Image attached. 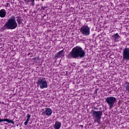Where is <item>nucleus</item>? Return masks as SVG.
I'll return each mask as SVG.
<instances>
[{"label": "nucleus", "mask_w": 129, "mask_h": 129, "mask_svg": "<svg viewBox=\"0 0 129 129\" xmlns=\"http://www.w3.org/2000/svg\"><path fill=\"white\" fill-rule=\"evenodd\" d=\"M4 7H5V8H9V7L10 8H11V4H10V3H7L6 4V5L4 6Z\"/></svg>", "instance_id": "nucleus-18"}, {"label": "nucleus", "mask_w": 129, "mask_h": 129, "mask_svg": "<svg viewBox=\"0 0 129 129\" xmlns=\"http://www.w3.org/2000/svg\"><path fill=\"white\" fill-rule=\"evenodd\" d=\"M16 21H17L18 25H21V24L22 23V18L20 16L16 17Z\"/></svg>", "instance_id": "nucleus-15"}, {"label": "nucleus", "mask_w": 129, "mask_h": 129, "mask_svg": "<svg viewBox=\"0 0 129 129\" xmlns=\"http://www.w3.org/2000/svg\"><path fill=\"white\" fill-rule=\"evenodd\" d=\"M27 118H28V119H30V118H31V114H28L27 115Z\"/></svg>", "instance_id": "nucleus-19"}, {"label": "nucleus", "mask_w": 129, "mask_h": 129, "mask_svg": "<svg viewBox=\"0 0 129 129\" xmlns=\"http://www.w3.org/2000/svg\"><path fill=\"white\" fill-rule=\"evenodd\" d=\"M125 91H127V93L129 94V82H126L125 85Z\"/></svg>", "instance_id": "nucleus-14"}, {"label": "nucleus", "mask_w": 129, "mask_h": 129, "mask_svg": "<svg viewBox=\"0 0 129 129\" xmlns=\"http://www.w3.org/2000/svg\"><path fill=\"white\" fill-rule=\"evenodd\" d=\"M42 2H44V1H46V0H41Z\"/></svg>", "instance_id": "nucleus-24"}, {"label": "nucleus", "mask_w": 129, "mask_h": 129, "mask_svg": "<svg viewBox=\"0 0 129 129\" xmlns=\"http://www.w3.org/2000/svg\"><path fill=\"white\" fill-rule=\"evenodd\" d=\"M114 42H119V39H120V36L118 35V33H115L112 35Z\"/></svg>", "instance_id": "nucleus-8"}, {"label": "nucleus", "mask_w": 129, "mask_h": 129, "mask_svg": "<svg viewBox=\"0 0 129 129\" xmlns=\"http://www.w3.org/2000/svg\"><path fill=\"white\" fill-rule=\"evenodd\" d=\"M7 16V11L5 9L0 10V18H5Z\"/></svg>", "instance_id": "nucleus-12"}, {"label": "nucleus", "mask_w": 129, "mask_h": 129, "mask_svg": "<svg viewBox=\"0 0 129 129\" xmlns=\"http://www.w3.org/2000/svg\"><path fill=\"white\" fill-rule=\"evenodd\" d=\"M28 121H25V122H24L25 125H27L28 124Z\"/></svg>", "instance_id": "nucleus-21"}, {"label": "nucleus", "mask_w": 129, "mask_h": 129, "mask_svg": "<svg viewBox=\"0 0 129 129\" xmlns=\"http://www.w3.org/2000/svg\"><path fill=\"white\" fill-rule=\"evenodd\" d=\"M3 121H7L8 123H12V124H15V122L12 120H9L8 118L2 119L0 117V123L3 122Z\"/></svg>", "instance_id": "nucleus-10"}, {"label": "nucleus", "mask_w": 129, "mask_h": 129, "mask_svg": "<svg viewBox=\"0 0 129 129\" xmlns=\"http://www.w3.org/2000/svg\"><path fill=\"white\" fill-rule=\"evenodd\" d=\"M97 91H98V89H96V90L95 91V92H94V94H96V93H97Z\"/></svg>", "instance_id": "nucleus-20"}, {"label": "nucleus", "mask_w": 129, "mask_h": 129, "mask_svg": "<svg viewBox=\"0 0 129 129\" xmlns=\"http://www.w3.org/2000/svg\"><path fill=\"white\" fill-rule=\"evenodd\" d=\"M62 123L60 121H56L54 125V129H60Z\"/></svg>", "instance_id": "nucleus-11"}, {"label": "nucleus", "mask_w": 129, "mask_h": 129, "mask_svg": "<svg viewBox=\"0 0 129 129\" xmlns=\"http://www.w3.org/2000/svg\"><path fill=\"white\" fill-rule=\"evenodd\" d=\"M100 119H101V118L96 119L94 120V122H98V124H100L101 123V121H100Z\"/></svg>", "instance_id": "nucleus-17"}, {"label": "nucleus", "mask_w": 129, "mask_h": 129, "mask_svg": "<svg viewBox=\"0 0 129 129\" xmlns=\"http://www.w3.org/2000/svg\"><path fill=\"white\" fill-rule=\"evenodd\" d=\"M29 120H30V119H29V118H27V119H26V121H27V122H29Z\"/></svg>", "instance_id": "nucleus-23"}, {"label": "nucleus", "mask_w": 129, "mask_h": 129, "mask_svg": "<svg viewBox=\"0 0 129 129\" xmlns=\"http://www.w3.org/2000/svg\"><path fill=\"white\" fill-rule=\"evenodd\" d=\"M18 27V23L16 21V18L13 17L12 18L8 20L7 22L2 27V30H14Z\"/></svg>", "instance_id": "nucleus-2"}, {"label": "nucleus", "mask_w": 129, "mask_h": 129, "mask_svg": "<svg viewBox=\"0 0 129 129\" xmlns=\"http://www.w3.org/2000/svg\"><path fill=\"white\" fill-rule=\"evenodd\" d=\"M24 2L26 4H29L30 2H32V5L34 6L35 5V0H24Z\"/></svg>", "instance_id": "nucleus-16"}, {"label": "nucleus", "mask_w": 129, "mask_h": 129, "mask_svg": "<svg viewBox=\"0 0 129 129\" xmlns=\"http://www.w3.org/2000/svg\"><path fill=\"white\" fill-rule=\"evenodd\" d=\"M64 53V49H62L58 52L55 55V58H61L63 57V53Z\"/></svg>", "instance_id": "nucleus-9"}, {"label": "nucleus", "mask_w": 129, "mask_h": 129, "mask_svg": "<svg viewBox=\"0 0 129 129\" xmlns=\"http://www.w3.org/2000/svg\"><path fill=\"white\" fill-rule=\"evenodd\" d=\"M122 56L123 60L129 61V48H125L124 49H123Z\"/></svg>", "instance_id": "nucleus-7"}, {"label": "nucleus", "mask_w": 129, "mask_h": 129, "mask_svg": "<svg viewBox=\"0 0 129 129\" xmlns=\"http://www.w3.org/2000/svg\"><path fill=\"white\" fill-rule=\"evenodd\" d=\"M85 57V50L79 46H77L74 47L68 55V58H84Z\"/></svg>", "instance_id": "nucleus-1"}, {"label": "nucleus", "mask_w": 129, "mask_h": 129, "mask_svg": "<svg viewBox=\"0 0 129 129\" xmlns=\"http://www.w3.org/2000/svg\"><path fill=\"white\" fill-rule=\"evenodd\" d=\"M80 127H81V129H83V125H80Z\"/></svg>", "instance_id": "nucleus-22"}, {"label": "nucleus", "mask_w": 129, "mask_h": 129, "mask_svg": "<svg viewBox=\"0 0 129 129\" xmlns=\"http://www.w3.org/2000/svg\"><path fill=\"white\" fill-rule=\"evenodd\" d=\"M105 102H107L109 109H111L116 103V98L114 97H108L105 98Z\"/></svg>", "instance_id": "nucleus-4"}, {"label": "nucleus", "mask_w": 129, "mask_h": 129, "mask_svg": "<svg viewBox=\"0 0 129 129\" xmlns=\"http://www.w3.org/2000/svg\"><path fill=\"white\" fill-rule=\"evenodd\" d=\"M83 36H88L90 35V27L88 25H84L80 29Z\"/></svg>", "instance_id": "nucleus-5"}, {"label": "nucleus", "mask_w": 129, "mask_h": 129, "mask_svg": "<svg viewBox=\"0 0 129 129\" xmlns=\"http://www.w3.org/2000/svg\"><path fill=\"white\" fill-rule=\"evenodd\" d=\"M92 114L94 120L98 119L101 118V116H102V111H93Z\"/></svg>", "instance_id": "nucleus-6"}, {"label": "nucleus", "mask_w": 129, "mask_h": 129, "mask_svg": "<svg viewBox=\"0 0 129 129\" xmlns=\"http://www.w3.org/2000/svg\"><path fill=\"white\" fill-rule=\"evenodd\" d=\"M37 84L39 86L40 89H44V88H47L48 87V83L45 78H38Z\"/></svg>", "instance_id": "nucleus-3"}, {"label": "nucleus", "mask_w": 129, "mask_h": 129, "mask_svg": "<svg viewBox=\"0 0 129 129\" xmlns=\"http://www.w3.org/2000/svg\"><path fill=\"white\" fill-rule=\"evenodd\" d=\"M45 114L47 116H50L52 114V109L50 108H47L45 109Z\"/></svg>", "instance_id": "nucleus-13"}]
</instances>
